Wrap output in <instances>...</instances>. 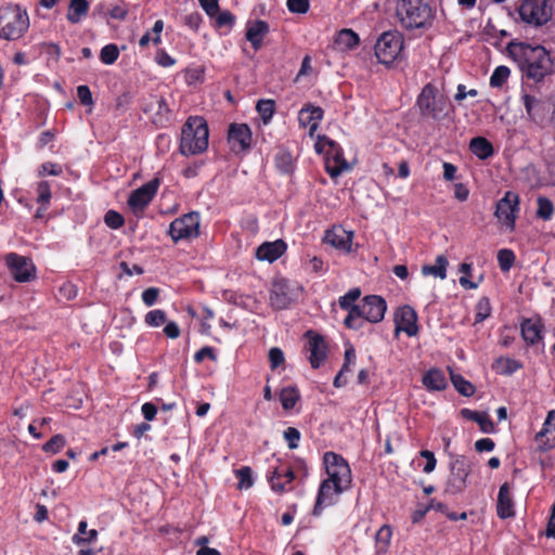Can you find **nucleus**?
<instances>
[{"label": "nucleus", "mask_w": 555, "mask_h": 555, "mask_svg": "<svg viewBox=\"0 0 555 555\" xmlns=\"http://www.w3.org/2000/svg\"><path fill=\"white\" fill-rule=\"evenodd\" d=\"M323 464L327 478L319 487L314 513L333 505L336 499L350 488L352 481L350 466L341 455L326 452Z\"/></svg>", "instance_id": "1"}, {"label": "nucleus", "mask_w": 555, "mask_h": 555, "mask_svg": "<svg viewBox=\"0 0 555 555\" xmlns=\"http://www.w3.org/2000/svg\"><path fill=\"white\" fill-rule=\"evenodd\" d=\"M508 51L518 62L521 72L530 79L541 81L555 72V59L542 46L511 43Z\"/></svg>", "instance_id": "2"}, {"label": "nucleus", "mask_w": 555, "mask_h": 555, "mask_svg": "<svg viewBox=\"0 0 555 555\" xmlns=\"http://www.w3.org/2000/svg\"><path fill=\"white\" fill-rule=\"evenodd\" d=\"M396 14L405 29H427L435 20V9L429 0H399Z\"/></svg>", "instance_id": "3"}, {"label": "nucleus", "mask_w": 555, "mask_h": 555, "mask_svg": "<svg viewBox=\"0 0 555 555\" xmlns=\"http://www.w3.org/2000/svg\"><path fill=\"white\" fill-rule=\"evenodd\" d=\"M387 304L377 295L365 296L359 307H352L345 319V325L349 328H361L364 322L378 323L384 319Z\"/></svg>", "instance_id": "4"}, {"label": "nucleus", "mask_w": 555, "mask_h": 555, "mask_svg": "<svg viewBox=\"0 0 555 555\" xmlns=\"http://www.w3.org/2000/svg\"><path fill=\"white\" fill-rule=\"evenodd\" d=\"M208 126L201 116H191L182 128L180 151L183 155L203 153L208 147Z\"/></svg>", "instance_id": "5"}, {"label": "nucleus", "mask_w": 555, "mask_h": 555, "mask_svg": "<svg viewBox=\"0 0 555 555\" xmlns=\"http://www.w3.org/2000/svg\"><path fill=\"white\" fill-rule=\"evenodd\" d=\"M416 105L422 118L435 121L446 119L451 112L448 99L433 83L423 87L417 96Z\"/></svg>", "instance_id": "6"}, {"label": "nucleus", "mask_w": 555, "mask_h": 555, "mask_svg": "<svg viewBox=\"0 0 555 555\" xmlns=\"http://www.w3.org/2000/svg\"><path fill=\"white\" fill-rule=\"evenodd\" d=\"M29 28V16L26 10L17 4H5L0 8V38L17 40Z\"/></svg>", "instance_id": "7"}, {"label": "nucleus", "mask_w": 555, "mask_h": 555, "mask_svg": "<svg viewBox=\"0 0 555 555\" xmlns=\"http://www.w3.org/2000/svg\"><path fill=\"white\" fill-rule=\"evenodd\" d=\"M314 149L317 153L324 154L325 168L332 178H336L350 169L344 157L343 149L335 141L326 137H318Z\"/></svg>", "instance_id": "8"}, {"label": "nucleus", "mask_w": 555, "mask_h": 555, "mask_svg": "<svg viewBox=\"0 0 555 555\" xmlns=\"http://www.w3.org/2000/svg\"><path fill=\"white\" fill-rule=\"evenodd\" d=\"M302 287L295 281L278 278L272 282L270 304L274 309L282 310L296 301Z\"/></svg>", "instance_id": "9"}, {"label": "nucleus", "mask_w": 555, "mask_h": 555, "mask_svg": "<svg viewBox=\"0 0 555 555\" xmlns=\"http://www.w3.org/2000/svg\"><path fill=\"white\" fill-rule=\"evenodd\" d=\"M201 215L197 211H190L176 218L169 225L168 235L175 243L190 241L199 235Z\"/></svg>", "instance_id": "10"}, {"label": "nucleus", "mask_w": 555, "mask_h": 555, "mask_svg": "<svg viewBox=\"0 0 555 555\" xmlns=\"http://www.w3.org/2000/svg\"><path fill=\"white\" fill-rule=\"evenodd\" d=\"M4 263L10 275L17 283H29L37 279V268L29 257L9 253L4 256Z\"/></svg>", "instance_id": "11"}, {"label": "nucleus", "mask_w": 555, "mask_h": 555, "mask_svg": "<svg viewBox=\"0 0 555 555\" xmlns=\"http://www.w3.org/2000/svg\"><path fill=\"white\" fill-rule=\"evenodd\" d=\"M403 47V40L397 31L383 33L375 43V55L379 63L392 64L399 56Z\"/></svg>", "instance_id": "12"}, {"label": "nucleus", "mask_w": 555, "mask_h": 555, "mask_svg": "<svg viewBox=\"0 0 555 555\" xmlns=\"http://www.w3.org/2000/svg\"><path fill=\"white\" fill-rule=\"evenodd\" d=\"M518 13L524 23L541 26L551 20L552 8L547 0H522Z\"/></svg>", "instance_id": "13"}, {"label": "nucleus", "mask_w": 555, "mask_h": 555, "mask_svg": "<svg viewBox=\"0 0 555 555\" xmlns=\"http://www.w3.org/2000/svg\"><path fill=\"white\" fill-rule=\"evenodd\" d=\"M451 475L448 489L452 493L461 492L467 483L470 463L465 456H456L450 464Z\"/></svg>", "instance_id": "14"}, {"label": "nucleus", "mask_w": 555, "mask_h": 555, "mask_svg": "<svg viewBox=\"0 0 555 555\" xmlns=\"http://www.w3.org/2000/svg\"><path fill=\"white\" fill-rule=\"evenodd\" d=\"M518 204V196L512 192H506L505 195L496 204L495 217L509 230H514L515 228Z\"/></svg>", "instance_id": "15"}, {"label": "nucleus", "mask_w": 555, "mask_h": 555, "mask_svg": "<svg viewBox=\"0 0 555 555\" xmlns=\"http://www.w3.org/2000/svg\"><path fill=\"white\" fill-rule=\"evenodd\" d=\"M159 182L152 180L137 190L132 191L128 198V206L133 212L142 211L155 196Z\"/></svg>", "instance_id": "16"}, {"label": "nucleus", "mask_w": 555, "mask_h": 555, "mask_svg": "<svg viewBox=\"0 0 555 555\" xmlns=\"http://www.w3.org/2000/svg\"><path fill=\"white\" fill-rule=\"evenodd\" d=\"M396 335L404 332L409 337L416 336L418 333L417 313L410 306L400 307L395 313Z\"/></svg>", "instance_id": "17"}, {"label": "nucleus", "mask_w": 555, "mask_h": 555, "mask_svg": "<svg viewBox=\"0 0 555 555\" xmlns=\"http://www.w3.org/2000/svg\"><path fill=\"white\" fill-rule=\"evenodd\" d=\"M306 350L308 359L313 369L320 367L326 358V344L322 336L312 332L307 333Z\"/></svg>", "instance_id": "18"}, {"label": "nucleus", "mask_w": 555, "mask_h": 555, "mask_svg": "<svg viewBox=\"0 0 555 555\" xmlns=\"http://www.w3.org/2000/svg\"><path fill=\"white\" fill-rule=\"evenodd\" d=\"M229 142L232 146V150L236 152H242L249 149L251 142V132L248 126L245 124L231 125L229 129Z\"/></svg>", "instance_id": "19"}, {"label": "nucleus", "mask_w": 555, "mask_h": 555, "mask_svg": "<svg viewBox=\"0 0 555 555\" xmlns=\"http://www.w3.org/2000/svg\"><path fill=\"white\" fill-rule=\"evenodd\" d=\"M323 118V109L319 106L307 105L298 113V122L300 127L308 128L310 137L314 135L320 121Z\"/></svg>", "instance_id": "20"}, {"label": "nucleus", "mask_w": 555, "mask_h": 555, "mask_svg": "<svg viewBox=\"0 0 555 555\" xmlns=\"http://www.w3.org/2000/svg\"><path fill=\"white\" fill-rule=\"evenodd\" d=\"M286 243L280 238L273 242H264L256 249L255 256L260 261L272 263L286 251Z\"/></svg>", "instance_id": "21"}, {"label": "nucleus", "mask_w": 555, "mask_h": 555, "mask_svg": "<svg viewBox=\"0 0 555 555\" xmlns=\"http://www.w3.org/2000/svg\"><path fill=\"white\" fill-rule=\"evenodd\" d=\"M496 514L501 519H507L515 516L514 501L511 493V487L504 482L499 490L496 500Z\"/></svg>", "instance_id": "22"}, {"label": "nucleus", "mask_w": 555, "mask_h": 555, "mask_svg": "<svg viewBox=\"0 0 555 555\" xmlns=\"http://www.w3.org/2000/svg\"><path fill=\"white\" fill-rule=\"evenodd\" d=\"M324 240L335 248L344 251L351 250L352 232L346 231L340 227H334L332 230L326 231Z\"/></svg>", "instance_id": "23"}, {"label": "nucleus", "mask_w": 555, "mask_h": 555, "mask_svg": "<svg viewBox=\"0 0 555 555\" xmlns=\"http://www.w3.org/2000/svg\"><path fill=\"white\" fill-rule=\"evenodd\" d=\"M269 31V26L264 21L257 20L247 25L246 39L257 51L261 48L264 36Z\"/></svg>", "instance_id": "24"}, {"label": "nucleus", "mask_w": 555, "mask_h": 555, "mask_svg": "<svg viewBox=\"0 0 555 555\" xmlns=\"http://www.w3.org/2000/svg\"><path fill=\"white\" fill-rule=\"evenodd\" d=\"M422 383L428 391H442L448 386L443 372L436 367L429 369L423 375Z\"/></svg>", "instance_id": "25"}, {"label": "nucleus", "mask_w": 555, "mask_h": 555, "mask_svg": "<svg viewBox=\"0 0 555 555\" xmlns=\"http://www.w3.org/2000/svg\"><path fill=\"white\" fill-rule=\"evenodd\" d=\"M295 478L294 472L288 467L281 465L274 468L270 476L271 488L275 492H283L285 486L291 483Z\"/></svg>", "instance_id": "26"}, {"label": "nucleus", "mask_w": 555, "mask_h": 555, "mask_svg": "<svg viewBox=\"0 0 555 555\" xmlns=\"http://www.w3.org/2000/svg\"><path fill=\"white\" fill-rule=\"evenodd\" d=\"M522 338L528 344H535L542 339V325L540 321L527 319L520 324Z\"/></svg>", "instance_id": "27"}, {"label": "nucleus", "mask_w": 555, "mask_h": 555, "mask_svg": "<svg viewBox=\"0 0 555 555\" xmlns=\"http://www.w3.org/2000/svg\"><path fill=\"white\" fill-rule=\"evenodd\" d=\"M449 261L446 256L439 255L435 259L434 264H425L422 267V274L424 276L433 275L440 280H444L447 278V267Z\"/></svg>", "instance_id": "28"}, {"label": "nucleus", "mask_w": 555, "mask_h": 555, "mask_svg": "<svg viewBox=\"0 0 555 555\" xmlns=\"http://www.w3.org/2000/svg\"><path fill=\"white\" fill-rule=\"evenodd\" d=\"M461 414L464 418L476 422L482 433L489 434L493 431V423L486 412H477L469 409H463Z\"/></svg>", "instance_id": "29"}, {"label": "nucleus", "mask_w": 555, "mask_h": 555, "mask_svg": "<svg viewBox=\"0 0 555 555\" xmlns=\"http://www.w3.org/2000/svg\"><path fill=\"white\" fill-rule=\"evenodd\" d=\"M98 531L95 529L88 530L86 520H80L78 524L77 532L73 535L72 541L76 545L91 544L98 539Z\"/></svg>", "instance_id": "30"}, {"label": "nucleus", "mask_w": 555, "mask_h": 555, "mask_svg": "<svg viewBox=\"0 0 555 555\" xmlns=\"http://www.w3.org/2000/svg\"><path fill=\"white\" fill-rule=\"evenodd\" d=\"M88 11L87 0H70L66 17L72 24H78L88 14Z\"/></svg>", "instance_id": "31"}, {"label": "nucleus", "mask_w": 555, "mask_h": 555, "mask_svg": "<svg viewBox=\"0 0 555 555\" xmlns=\"http://www.w3.org/2000/svg\"><path fill=\"white\" fill-rule=\"evenodd\" d=\"M359 36L352 29H341L335 39V44L339 50H352L359 44Z\"/></svg>", "instance_id": "32"}, {"label": "nucleus", "mask_w": 555, "mask_h": 555, "mask_svg": "<svg viewBox=\"0 0 555 555\" xmlns=\"http://www.w3.org/2000/svg\"><path fill=\"white\" fill-rule=\"evenodd\" d=\"M469 149L479 159H487L493 155L492 144L483 137L472 139Z\"/></svg>", "instance_id": "33"}, {"label": "nucleus", "mask_w": 555, "mask_h": 555, "mask_svg": "<svg viewBox=\"0 0 555 555\" xmlns=\"http://www.w3.org/2000/svg\"><path fill=\"white\" fill-rule=\"evenodd\" d=\"M392 530L389 526H382L375 534V547L378 554L385 553L390 544Z\"/></svg>", "instance_id": "34"}, {"label": "nucleus", "mask_w": 555, "mask_h": 555, "mask_svg": "<svg viewBox=\"0 0 555 555\" xmlns=\"http://www.w3.org/2000/svg\"><path fill=\"white\" fill-rule=\"evenodd\" d=\"M163 29H164V22L162 20H157L154 23L152 31L151 33L147 31L140 38L139 46L144 48V47L149 46L150 42H153L154 44H158L162 40L160 34H162Z\"/></svg>", "instance_id": "35"}, {"label": "nucleus", "mask_w": 555, "mask_h": 555, "mask_svg": "<svg viewBox=\"0 0 555 555\" xmlns=\"http://www.w3.org/2000/svg\"><path fill=\"white\" fill-rule=\"evenodd\" d=\"M299 400V392L295 387H285L280 392V401L284 410H292Z\"/></svg>", "instance_id": "36"}, {"label": "nucleus", "mask_w": 555, "mask_h": 555, "mask_svg": "<svg viewBox=\"0 0 555 555\" xmlns=\"http://www.w3.org/2000/svg\"><path fill=\"white\" fill-rule=\"evenodd\" d=\"M451 382L454 388L463 396L470 397L475 392V387L466 380L462 375L451 372Z\"/></svg>", "instance_id": "37"}, {"label": "nucleus", "mask_w": 555, "mask_h": 555, "mask_svg": "<svg viewBox=\"0 0 555 555\" xmlns=\"http://www.w3.org/2000/svg\"><path fill=\"white\" fill-rule=\"evenodd\" d=\"M52 197L51 186L48 181H40L37 184V203L42 206L43 210H47Z\"/></svg>", "instance_id": "38"}, {"label": "nucleus", "mask_w": 555, "mask_h": 555, "mask_svg": "<svg viewBox=\"0 0 555 555\" xmlns=\"http://www.w3.org/2000/svg\"><path fill=\"white\" fill-rule=\"evenodd\" d=\"M511 75V69L505 65H500L495 67L491 77H490V86L492 88H501L507 81Z\"/></svg>", "instance_id": "39"}, {"label": "nucleus", "mask_w": 555, "mask_h": 555, "mask_svg": "<svg viewBox=\"0 0 555 555\" xmlns=\"http://www.w3.org/2000/svg\"><path fill=\"white\" fill-rule=\"evenodd\" d=\"M555 431V410H550L544 420L542 428L535 435V441L544 443L543 438Z\"/></svg>", "instance_id": "40"}, {"label": "nucleus", "mask_w": 555, "mask_h": 555, "mask_svg": "<svg viewBox=\"0 0 555 555\" xmlns=\"http://www.w3.org/2000/svg\"><path fill=\"white\" fill-rule=\"evenodd\" d=\"M274 101L273 100H259L256 109L259 113L260 117L263 120V124H268L274 114Z\"/></svg>", "instance_id": "41"}, {"label": "nucleus", "mask_w": 555, "mask_h": 555, "mask_svg": "<svg viewBox=\"0 0 555 555\" xmlns=\"http://www.w3.org/2000/svg\"><path fill=\"white\" fill-rule=\"evenodd\" d=\"M499 267L503 272H508L515 262V254L513 250L503 248L498 251Z\"/></svg>", "instance_id": "42"}, {"label": "nucleus", "mask_w": 555, "mask_h": 555, "mask_svg": "<svg viewBox=\"0 0 555 555\" xmlns=\"http://www.w3.org/2000/svg\"><path fill=\"white\" fill-rule=\"evenodd\" d=\"M475 323H481L491 314L490 300L487 297H482L476 304Z\"/></svg>", "instance_id": "43"}, {"label": "nucleus", "mask_w": 555, "mask_h": 555, "mask_svg": "<svg viewBox=\"0 0 555 555\" xmlns=\"http://www.w3.org/2000/svg\"><path fill=\"white\" fill-rule=\"evenodd\" d=\"M144 322L151 327H159L167 322V317L165 311L154 309L145 314Z\"/></svg>", "instance_id": "44"}, {"label": "nucleus", "mask_w": 555, "mask_h": 555, "mask_svg": "<svg viewBox=\"0 0 555 555\" xmlns=\"http://www.w3.org/2000/svg\"><path fill=\"white\" fill-rule=\"evenodd\" d=\"M537 203V216L543 220H550L554 211L553 203L543 196L538 197Z\"/></svg>", "instance_id": "45"}, {"label": "nucleus", "mask_w": 555, "mask_h": 555, "mask_svg": "<svg viewBox=\"0 0 555 555\" xmlns=\"http://www.w3.org/2000/svg\"><path fill=\"white\" fill-rule=\"evenodd\" d=\"M360 288H351L348 293L339 298V306L350 312L352 307H359V305H354V301L360 297Z\"/></svg>", "instance_id": "46"}, {"label": "nucleus", "mask_w": 555, "mask_h": 555, "mask_svg": "<svg viewBox=\"0 0 555 555\" xmlns=\"http://www.w3.org/2000/svg\"><path fill=\"white\" fill-rule=\"evenodd\" d=\"M119 56V50L116 44H106L102 48L100 60L106 65L114 64Z\"/></svg>", "instance_id": "47"}, {"label": "nucleus", "mask_w": 555, "mask_h": 555, "mask_svg": "<svg viewBox=\"0 0 555 555\" xmlns=\"http://www.w3.org/2000/svg\"><path fill=\"white\" fill-rule=\"evenodd\" d=\"M235 475L238 479L237 488L240 490L249 489L254 485L251 469L248 466L235 470Z\"/></svg>", "instance_id": "48"}, {"label": "nucleus", "mask_w": 555, "mask_h": 555, "mask_svg": "<svg viewBox=\"0 0 555 555\" xmlns=\"http://www.w3.org/2000/svg\"><path fill=\"white\" fill-rule=\"evenodd\" d=\"M65 446V439L62 435L53 436L48 442H46L42 447V450L47 453H57Z\"/></svg>", "instance_id": "49"}, {"label": "nucleus", "mask_w": 555, "mask_h": 555, "mask_svg": "<svg viewBox=\"0 0 555 555\" xmlns=\"http://www.w3.org/2000/svg\"><path fill=\"white\" fill-rule=\"evenodd\" d=\"M104 222L108 228L117 230L124 225L125 220L119 212L108 210L104 216Z\"/></svg>", "instance_id": "50"}, {"label": "nucleus", "mask_w": 555, "mask_h": 555, "mask_svg": "<svg viewBox=\"0 0 555 555\" xmlns=\"http://www.w3.org/2000/svg\"><path fill=\"white\" fill-rule=\"evenodd\" d=\"M283 437L285 441L287 442V446L289 449L294 450L298 448V443L300 440V431L295 427H287L284 433Z\"/></svg>", "instance_id": "51"}, {"label": "nucleus", "mask_w": 555, "mask_h": 555, "mask_svg": "<svg viewBox=\"0 0 555 555\" xmlns=\"http://www.w3.org/2000/svg\"><path fill=\"white\" fill-rule=\"evenodd\" d=\"M269 362L271 370H276L284 364L285 358L281 348L272 347L269 350Z\"/></svg>", "instance_id": "52"}, {"label": "nucleus", "mask_w": 555, "mask_h": 555, "mask_svg": "<svg viewBox=\"0 0 555 555\" xmlns=\"http://www.w3.org/2000/svg\"><path fill=\"white\" fill-rule=\"evenodd\" d=\"M216 20L217 27H232L235 22V16L230 11H218V14L214 16Z\"/></svg>", "instance_id": "53"}, {"label": "nucleus", "mask_w": 555, "mask_h": 555, "mask_svg": "<svg viewBox=\"0 0 555 555\" xmlns=\"http://www.w3.org/2000/svg\"><path fill=\"white\" fill-rule=\"evenodd\" d=\"M472 271V264L470 263H462L460 266V272H462L464 274V276H461L459 282L461 284V286H463L464 288H467V289H475L477 288V284L476 283H473L472 281H469L467 279L466 275H468Z\"/></svg>", "instance_id": "54"}, {"label": "nucleus", "mask_w": 555, "mask_h": 555, "mask_svg": "<svg viewBox=\"0 0 555 555\" xmlns=\"http://www.w3.org/2000/svg\"><path fill=\"white\" fill-rule=\"evenodd\" d=\"M62 173V167L55 163H44L38 169V176H60Z\"/></svg>", "instance_id": "55"}, {"label": "nucleus", "mask_w": 555, "mask_h": 555, "mask_svg": "<svg viewBox=\"0 0 555 555\" xmlns=\"http://www.w3.org/2000/svg\"><path fill=\"white\" fill-rule=\"evenodd\" d=\"M522 101H524V106L526 108L527 114L531 118H534L537 108L540 105V101L535 96L530 95V94H525L522 96Z\"/></svg>", "instance_id": "56"}, {"label": "nucleus", "mask_w": 555, "mask_h": 555, "mask_svg": "<svg viewBox=\"0 0 555 555\" xmlns=\"http://www.w3.org/2000/svg\"><path fill=\"white\" fill-rule=\"evenodd\" d=\"M287 8L293 13L304 14L309 10V0H287Z\"/></svg>", "instance_id": "57"}, {"label": "nucleus", "mask_w": 555, "mask_h": 555, "mask_svg": "<svg viewBox=\"0 0 555 555\" xmlns=\"http://www.w3.org/2000/svg\"><path fill=\"white\" fill-rule=\"evenodd\" d=\"M159 295V289L156 287H149L142 293V301L145 306L152 307L156 304Z\"/></svg>", "instance_id": "58"}, {"label": "nucleus", "mask_w": 555, "mask_h": 555, "mask_svg": "<svg viewBox=\"0 0 555 555\" xmlns=\"http://www.w3.org/2000/svg\"><path fill=\"white\" fill-rule=\"evenodd\" d=\"M77 96L81 104L91 106L93 104L92 93L88 86L81 85L77 88Z\"/></svg>", "instance_id": "59"}, {"label": "nucleus", "mask_w": 555, "mask_h": 555, "mask_svg": "<svg viewBox=\"0 0 555 555\" xmlns=\"http://www.w3.org/2000/svg\"><path fill=\"white\" fill-rule=\"evenodd\" d=\"M198 2L209 17H214L218 14L220 9L218 0H198Z\"/></svg>", "instance_id": "60"}, {"label": "nucleus", "mask_w": 555, "mask_h": 555, "mask_svg": "<svg viewBox=\"0 0 555 555\" xmlns=\"http://www.w3.org/2000/svg\"><path fill=\"white\" fill-rule=\"evenodd\" d=\"M420 454L422 457H424L426 460V464L423 467V472L425 474H430L431 472H434L436 464H437L435 454L429 450H423V451H421Z\"/></svg>", "instance_id": "61"}, {"label": "nucleus", "mask_w": 555, "mask_h": 555, "mask_svg": "<svg viewBox=\"0 0 555 555\" xmlns=\"http://www.w3.org/2000/svg\"><path fill=\"white\" fill-rule=\"evenodd\" d=\"M498 364L502 365L501 373L503 374H512L520 367V364L512 359H500Z\"/></svg>", "instance_id": "62"}, {"label": "nucleus", "mask_w": 555, "mask_h": 555, "mask_svg": "<svg viewBox=\"0 0 555 555\" xmlns=\"http://www.w3.org/2000/svg\"><path fill=\"white\" fill-rule=\"evenodd\" d=\"M206 537H202L196 540V544L199 545V548L196 551V555H220V552L218 550L206 546Z\"/></svg>", "instance_id": "63"}, {"label": "nucleus", "mask_w": 555, "mask_h": 555, "mask_svg": "<svg viewBox=\"0 0 555 555\" xmlns=\"http://www.w3.org/2000/svg\"><path fill=\"white\" fill-rule=\"evenodd\" d=\"M164 334L171 339H176L180 336V327L179 325L173 322H166L164 327Z\"/></svg>", "instance_id": "64"}]
</instances>
